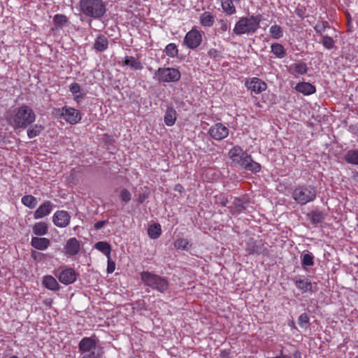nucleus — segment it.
Returning a JSON list of instances; mask_svg holds the SVG:
<instances>
[{"mask_svg":"<svg viewBox=\"0 0 358 358\" xmlns=\"http://www.w3.org/2000/svg\"><path fill=\"white\" fill-rule=\"evenodd\" d=\"M36 118L33 109L25 104L11 108L6 115L8 124L15 130L27 129L35 122Z\"/></svg>","mask_w":358,"mask_h":358,"instance_id":"1","label":"nucleus"},{"mask_svg":"<svg viewBox=\"0 0 358 358\" xmlns=\"http://www.w3.org/2000/svg\"><path fill=\"white\" fill-rule=\"evenodd\" d=\"M262 20V15L260 14L252 15L249 17H241L236 23L233 33L236 36L252 34L259 28Z\"/></svg>","mask_w":358,"mask_h":358,"instance_id":"2","label":"nucleus"},{"mask_svg":"<svg viewBox=\"0 0 358 358\" xmlns=\"http://www.w3.org/2000/svg\"><path fill=\"white\" fill-rule=\"evenodd\" d=\"M80 10L85 15L94 20H101L106 13L103 0H80Z\"/></svg>","mask_w":358,"mask_h":358,"instance_id":"3","label":"nucleus"},{"mask_svg":"<svg viewBox=\"0 0 358 358\" xmlns=\"http://www.w3.org/2000/svg\"><path fill=\"white\" fill-rule=\"evenodd\" d=\"M142 282L152 289L161 293H165L169 287L168 280L164 277L154 274L149 271H143L140 274Z\"/></svg>","mask_w":358,"mask_h":358,"instance_id":"4","label":"nucleus"},{"mask_svg":"<svg viewBox=\"0 0 358 358\" xmlns=\"http://www.w3.org/2000/svg\"><path fill=\"white\" fill-rule=\"evenodd\" d=\"M78 349L83 355L81 358H101L102 348L97 345L93 336L84 337L78 343Z\"/></svg>","mask_w":358,"mask_h":358,"instance_id":"5","label":"nucleus"},{"mask_svg":"<svg viewBox=\"0 0 358 358\" xmlns=\"http://www.w3.org/2000/svg\"><path fill=\"white\" fill-rule=\"evenodd\" d=\"M317 196V190L312 185H299L292 192V198L300 205L313 201Z\"/></svg>","mask_w":358,"mask_h":358,"instance_id":"6","label":"nucleus"},{"mask_svg":"<svg viewBox=\"0 0 358 358\" xmlns=\"http://www.w3.org/2000/svg\"><path fill=\"white\" fill-rule=\"evenodd\" d=\"M159 83H174L180 80V72L175 68H159L155 73Z\"/></svg>","mask_w":358,"mask_h":358,"instance_id":"7","label":"nucleus"},{"mask_svg":"<svg viewBox=\"0 0 358 358\" xmlns=\"http://www.w3.org/2000/svg\"><path fill=\"white\" fill-rule=\"evenodd\" d=\"M57 115L63 117L71 124H75L81 120L80 113L78 110L66 106L63 107L62 109H58L57 110Z\"/></svg>","mask_w":358,"mask_h":358,"instance_id":"8","label":"nucleus"},{"mask_svg":"<svg viewBox=\"0 0 358 358\" xmlns=\"http://www.w3.org/2000/svg\"><path fill=\"white\" fill-rule=\"evenodd\" d=\"M249 155L246 151H244L241 146H234L229 151V157L233 161L234 163L237 164L241 167L244 165L245 162H247V159L249 158Z\"/></svg>","mask_w":358,"mask_h":358,"instance_id":"9","label":"nucleus"},{"mask_svg":"<svg viewBox=\"0 0 358 358\" xmlns=\"http://www.w3.org/2000/svg\"><path fill=\"white\" fill-rule=\"evenodd\" d=\"M201 41L202 36L200 31L192 29L186 34L184 38V43L189 48L194 49L201 44Z\"/></svg>","mask_w":358,"mask_h":358,"instance_id":"10","label":"nucleus"},{"mask_svg":"<svg viewBox=\"0 0 358 358\" xmlns=\"http://www.w3.org/2000/svg\"><path fill=\"white\" fill-rule=\"evenodd\" d=\"M210 136L216 141H222L229 135V129L222 123H216L208 130Z\"/></svg>","mask_w":358,"mask_h":358,"instance_id":"11","label":"nucleus"},{"mask_svg":"<svg viewBox=\"0 0 358 358\" xmlns=\"http://www.w3.org/2000/svg\"><path fill=\"white\" fill-rule=\"evenodd\" d=\"M266 250L262 241L249 238L246 243V251L249 255H261Z\"/></svg>","mask_w":358,"mask_h":358,"instance_id":"12","label":"nucleus"},{"mask_svg":"<svg viewBox=\"0 0 358 358\" xmlns=\"http://www.w3.org/2000/svg\"><path fill=\"white\" fill-rule=\"evenodd\" d=\"M71 215L66 210H57L52 216L53 223L58 227L64 228L69 224Z\"/></svg>","mask_w":358,"mask_h":358,"instance_id":"13","label":"nucleus"},{"mask_svg":"<svg viewBox=\"0 0 358 358\" xmlns=\"http://www.w3.org/2000/svg\"><path fill=\"white\" fill-rule=\"evenodd\" d=\"M296 287L302 292H315L316 289L313 288V283L308 278H302L301 276H295L292 278Z\"/></svg>","mask_w":358,"mask_h":358,"instance_id":"14","label":"nucleus"},{"mask_svg":"<svg viewBox=\"0 0 358 358\" xmlns=\"http://www.w3.org/2000/svg\"><path fill=\"white\" fill-rule=\"evenodd\" d=\"M65 255L72 257L78 255L80 250V242L76 238H71L67 241L64 248Z\"/></svg>","mask_w":358,"mask_h":358,"instance_id":"15","label":"nucleus"},{"mask_svg":"<svg viewBox=\"0 0 358 358\" xmlns=\"http://www.w3.org/2000/svg\"><path fill=\"white\" fill-rule=\"evenodd\" d=\"M59 280L65 285H69L74 282L76 280V273L71 268H67L62 270L57 275Z\"/></svg>","mask_w":358,"mask_h":358,"instance_id":"16","label":"nucleus"},{"mask_svg":"<svg viewBox=\"0 0 358 358\" xmlns=\"http://www.w3.org/2000/svg\"><path fill=\"white\" fill-rule=\"evenodd\" d=\"M245 85L255 94H259L266 89V84L258 78H252L250 80H247Z\"/></svg>","mask_w":358,"mask_h":358,"instance_id":"17","label":"nucleus"},{"mask_svg":"<svg viewBox=\"0 0 358 358\" xmlns=\"http://www.w3.org/2000/svg\"><path fill=\"white\" fill-rule=\"evenodd\" d=\"M53 204L50 201H45L34 211V217L36 220L48 215L52 210Z\"/></svg>","mask_w":358,"mask_h":358,"instance_id":"18","label":"nucleus"},{"mask_svg":"<svg viewBox=\"0 0 358 358\" xmlns=\"http://www.w3.org/2000/svg\"><path fill=\"white\" fill-rule=\"evenodd\" d=\"M50 245V241L46 238L32 237L31 240V245L39 250H44L47 249Z\"/></svg>","mask_w":358,"mask_h":358,"instance_id":"19","label":"nucleus"},{"mask_svg":"<svg viewBox=\"0 0 358 358\" xmlns=\"http://www.w3.org/2000/svg\"><path fill=\"white\" fill-rule=\"evenodd\" d=\"M308 69L307 64L302 62L292 64L287 68L289 73L293 75H304L308 72Z\"/></svg>","mask_w":358,"mask_h":358,"instance_id":"20","label":"nucleus"},{"mask_svg":"<svg viewBox=\"0 0 358 358\" xmlns=\"http://www.w3.org/2000/svg\"><path fill=\"white\" fill-rule=\"evenodd\" d=\"M247 159V162L244 163V165L241 167L242 169L246 171H250L253 173L260 172L262 169L261 165L258 162L254 161L251 155H249V158Z\"/></svg>","mask_w":358,"mask_h":358,"instance_id":"21","label":"nucleus"},{"mask_svg":"<svg viewBox=\"0 0 358 358\" xmlns=\"http://www.w3.org/2000/svg\"><path fill=\"white\" fill-rule=\"evenodd\" d=\"M108 38L103 34L98 35L94 43V48L97 52H103L108 48Z\"/></svg>","mask_w":358,"mask_h":358,"instance_id":"22","label":"nucleus"},{"mask_svg":"<svg viewBox=\"0 0 358 358\" xmlns=\"http://www.w3.org/2000/svg\"><path fill=\"white\" fill-rule=\"evenodd\" d=\"M296 90L304 95H310L315 92L316 89L314 85L309 83H299L295 87Z\"/></svg>","mask_w":358,"mask_h":358,"instance_id":"23","label":"nucleus"},{"mask_svg":"<svg viewBox=\"0 0 358 358\" xmlns=\"http://www.w3.org/2000/svg\"><path fill=\"white\" fill-rule=\"evenodd\" d=\"M308 218L313 225L322 223L324 220V215L322 212L317 210H312L307 214Z\"/></svg>","mask_w":358,"mask_h":358,"instance_id":"24","label":"nucleus"},{"mask_svg":"<svg viewBox=\"0 0 358 358\" xmlns=\"http://www.w3.org/2000/svg\"><path fill=\"white\" fill-rule=\"evenodd\" d=\"M177 114L176 110L172 106H169L164 115V122L167 126H173L176 120Z\"/></svg>","mask_w":358,"mask_h":358,"instance_id":"25","label":"nucleus"},{"mask_svg":"<svg viewBox=\"0 0 358 358\" xmlns=\"http://www.w3.org/2000/svg\"><path fill=\"white\" fill-rule=\"evenodd\" d=\"M43 285L50 290L57 291L59 289V285L56 279L51 275H45L43 277Z\"/></svg>","mask_w":358,"mask_h":358,"instance_id":"26","label":"nucleus"},{"mask_svg":"<svg viewBox=\"0 0 358 358\" xmlns=\"http://www.w3.org/2000/svg\"><path fill=\"white\" fill-rule=\"evenodd\" d=\"M27 134L29 138H33L39 136L42 131L44 129V127L41 124H31L27 127Z\"/></svg>","mask_w":358,"mask_h":358,"instance_id":"27","label":"nucleus"},{"mask_svg":"<svg viewBox=\"0 0 358 358\" xmlns=\"http://www.w3.org/2000/svg\"><path fill=\"white\" fill-rule=\"evenodd\" d=\"M32 229L34 234L38 236H44L48 231V224L43 222H36L33 226Z\"/></svg>","mask_w":358,"mask_h":358,"instance_id":"28","label":"nucleus"},{"mask_svg":"<svg viewBox=\"0 0 358 358\" xmlns=\"http://www.w3.org/2000/svg\"><path fill=\"white\" fill-rule=\"evenodd\" d=\"M223 11L228 15H234L236 13V9L232 0H220Z\"/></svg>","mask_w":358,"mask_h":358,"instance_id":"29","label":"nucleus"},{"mask_svg":"<svg viewBox=\"0 0 358 358\" xmlns=\"http://www.w3.org/2000/svg\"><path fill=\"white\" fill-rule=\"evenodd\" d=\"M123 63L124 65L129 66L135 70H141L143 69V65L140 60L131 56L125 57Z\"/></svg>","mask_w":358,"mask_h":358,"instance_id":"30","label":"nucleus"},{"mask_svg":"<svg viewBox=\"0 0 358 358\" xmlns=\"http://www.w3.org/2000/svg\"><path fill=\"white\" fill-rule=\"evenodd\" d=\"M94 248L104 254L107 258H109V256H110L112 248L108 243L105 241H99L95 243Z\"/></svg>","mask_w":358,"mask_h":358,"instance_id":"31","label":"nucleus"},{"mask_svg":"<svg viewBox=\"0 0 358 358\" xmlns=\"http://www.w3.org/2000/svg\"><path fill=\"white\" fill-rule=\"evenodd\" d=\"M21 201L23 205H24L25 206L28 207L30 209L35 208L38 204L37 199L31 194L23 196L22 197Z\"/></svg>","mask_w":358,"mask_h":358,"instance_id":"32","label":"nucleus"},{"mask_svg":"<svg viewBox=\"0 0 358 358\" xmlns=\"http://www.w3.org/2000/svg\"><path fill=\"white\" fill-rule=\"evenodd\" d=\"M200 22L203 26L210 27L213 26L215 17L210 12H204L200 16Z\"/></svg>","mask_w":358,"mask_h":358,"instance_id":"33","label":"nucleus"},{"mask_svg":"<svg viewBox=\"0 0 358 358\" xmlns=\"http://www.w3.org/2000/svg\"><path fill=\"white\" fill-rule=\"evenodd\" d=\"M344 159L348 163L358 165V150H350L344 155Z\"/></svg>","mask_w":358,"mask_h":358,"instance_id":"34","label":"nucleus"},{"mask_svg":"<svg viewBox=\"0 0 358 358\" xmlns=\"http://www.w3.org/2000/svg\"><path fill=\"white\" fill-rule=\"evenodd\" d=\"M148 234L150 238L156 239L162 234V229L159 224L155 223L151 224L148 230Z\"/></svg>","mask_w":358,"mask_h":358,"instance_id":"35","label":"nucleus"},{"mask_svg":"<svg viewBox=\"0 0 358 358\" xmlns=\"http://www.w3.org/2000/svg\"><path fill=\"white\" fill-rule=\"evenodd\" d=\"M271 52H273L277 57L283 58L286 56V50L282 45L280 43H273L271 46Z\"/></svg>","mask_w":358,"mask_h":358,"instance_id":"36","label":"nucleus"},{"mask_svg":"<svg viewBox=\"0 0 358 358\" xmlns=\"http://www.w3.org/2000/svg\"><path fill=\"white\" fill-rule=\"evenodd\" d=\"M301 265L306 269V266H313L314 265V257L313 255L308 252L301 255Z\"/></svg>","mask_w":358,"mask_h":358,"instance_id":"37","label":"nucleus"},{"mask_svg":"<svg viewBox=\"0 0 358 358\" xmlns=\"http://www.w3.org/2000/svg\"><path fill=\"white\" fill-rule=\"evenodd\" d=\"M245 202L243 201V200L239 198H235L233 202V206L229 207L231 208V211L232 212L233 208H234V210L237 213H241L245 209Z\"/></svg>","mask_w":358,"mask_h":358,"instance_id":"38","label":"nucleus"},{"mask_svg":"<svg viewBox=\"0 0 358 358\" xmlns=\"http://www.w3.org/2000/svg\"><path fill=\"white\" fill-rule=\"evenodd\" d=\"M164 52L167 56L174 57L177 56L178 50L175 43H169L166 46Z\"/></svg>","mask_w":358,"mask_h":358,"instance_id":"39","label":"nucleus"},{"mask_svg":"<svg viewBox=\"0 0 358 358\" xmlns=\"http://www.w3.org/2000/svg\"><path fill=\"white\" fill-rule=\"evenodd\" d=\"M270 34L273 38L278 39L282 36V29L279 25L275 24L271 27Z\"/></svg>","mask_w":358,"mask_h":358,"instance_id":"40","label":"nucleus"},{"mask_svg":"<svg viewBox=\"0 0 358 358\" xmlns=\"http://www.w3.org/2000/svg\"><path fill=\"white\" fill-rule=\"evenodd\" d=\"M189 241L185 238H178L174 242V247L180 250H187L189 248Z\"/></svg>","mask_w":358,"mask_h":358,"instance_id":"41","label":"nucleus"},{"mask_svg":"<svg viewBox=\"0 0 358 358\" xmlns=\"http://www.w3.org/2000/svg\"><path fill=\"white\" fill-rule=\"evenodd\" d=\"M322 43L325 48L328 50L333 48L335 43L331 36L322 35Z\"/></svg>","mask_w":358,"mask_h":358,"instance_id":"42","label":"nucleus"},{"mask_svg":"<svg viewBox=\"0 0 358 358\" xmlns=\"http://www.w3.org/2000/svg\"><path fill=\"white\" fill-rule=\"evenodd\" d=\"M298 324L301 328L306 329L309 324V316L307 313L301 314L298 318Z\"/></svg>","mask_w":358,"mask_h":358,"instance_id":"43","label":"nucleus"},{"mask_svg":"<svg viewBox=\"0 0 358 358\" xmlns=\"http://www.w3.org/2000/svg\"><path fill=\"white\" fill-rule=\"evenodd\" d=\"M217 23L219 24V28L217 29L219 33H224L229 29V23L228 20H224V19H220L217 21Z\"/></svg>","mask_w":358,"mask_h":358,"instance_id":"44","label":"nucleus"},{"mask_svg":"<svg viewBox=\"0 0 358 358\" xmlns=\"http://www.w3.org/2000/svg\"><path fill=\"white\" fill-rule=\"evenodd\" d=\"M329 27V24L327 21H323L321 22H318L315 27L314 29L317 34H319L322 36V33L325 31L327 28Z\"/></svg>","mask_w":358,"mask_h":358,"instance_id":"45","label":"nucleus"},{"mask_svg":"<svg viewBox=\"0 0 358 358\" xmlns=\"http://www.w3.org/2000/svg\"><path fill=\"white\" fill-rule=\"evenodd\" d=\"M120 197L122 201L127 203L131 199V194L128 189L124 188L120 191Z\"/></svg>","mask_w":358,"mask_h":358,"instance_id":"46","label":"nucleus"},{"mask_svg":"<svg viewBox=\"0 0 358 358\" xmlns=\"http://www.w3.org/2000/svg\"><path fill=\"white\" fill-rule=\"evenodd\" d=\"M53 21L56 24L63 26L67 22L68 19L64 15L57 14L54 16Z\"/></svg>","mask_w":358,"mask_h":358,"instance_id":"47","label":"nucleus"},{"mask_svg":"<svg viewBox=\"0 0 358 358\" xmlns=\"http://www.w3.org/2000/svg\"><path fill=\"white\" fill-rule=\"evenodd\" d=\"M69 90L73 94H78L81 92V87L77 83H73L69 86Z\"/></svg>","mask_w":358,"mask_h":358,"instance_id":"48","label":"nucleus"},{"mask_svg":"<svg viewBox=\"0 0 358 358\" xmlns=\"http://www.w3.org/2000/svg\"><path fill=\"white\" fill-rule=\"evenodd\" d=\"M215 202L216 203H218L221 205L223 207L227 206V205L229 203V200L227 198L224 197V196L220 195L215 196Z\"/></svg>","mask_w":358,"mask_h":358,"instance_id":"49","label":"nucleus"},{"mask_svg":"<svg viewBox=\"0 0 358 358\" xmlns=\"http://www.w3.org/2000/svg\"><path fill=\"white\" fill-rule=\"evenodd\" d=\"M208 56L213 59H217L221 57L220 52L215 48H211L208 52Z\"/></svg>","mask_w":358,"mask_h":358,"instance_id":"50","label":"nucleus"},{"mask_svg":"<svg viewBox=\"0 0 358 358\" xmlns=\"http://www.w3.org/2000/svg\"><path fill=\"white\" fill-rule=\"evenodd\" d=\"M115 268V263L111 260L110 256L108 258V265H107V272L108 273H112Z\"/></svg>","mask_w":358,"mask_h":358,"instance_id":"51","label":"nucleus"},{"mask_svg":"<svg viewBox=\"0 0 358 358\" xmlns=\"http://www.w3.org/2000/svg\"><path fill=\"white\" fill-rule=\"evenodd\" d=\"M148 193H145V192L140 193L138 195V199H137L138 202L141 204L145 201V199H148Z\"/></svg>","mask_w":358,"mask_h":358,"instance_id":"52","label":"nucleus"},{"mask_svg":"<svg viewBox=\"0 0 358 358\" xmlns=\"http://www.w3.org/2000/svg\"><path fill=\"white\" fill-rule=\"evenodd\" d=\"M42 254L36 252V251H32L31 252V257L35 260H40L42 257Z\"/></svg>","mask_w":358,"mask_h":358,"instance_id":"53","label":"nucleus"},{"mask_svg":"<svg viewBox=\"0 0 358 358\" xmlns=\"http://www.w3.org/2000/svg\"><path fill=\"white\" fill-rule=\"evenodd\" d=\"M295 13L300 17H303L305 14V10L303 8H297L295 10Z\"/></svg>","mask_w":358,"mask_h":358,"instance_id":"54","label":"nucleus"},{"mask_svg":"<svg viewBox=\"0 0 358 358\" xmlns=\"http://www.w3.org/2000/svg\"><path fill=\"white\" fill-rule=\"evenodd\" d=\"M106 220L99 221L94 224V228L96 229H100L106 224Z\"/></svg>","mask_w":358,"mask_h":358,"instance_id":"55","label":"nucleus"},{"mask_svg":"<svg viewBox=\"0 0 358 358\" xmlns=\"http://www.w3.org/2000/svg\"><path fill=\"white\" fill-rule=\"evenodd\" d=\"M74 95V100L77 101L78 103L84 98V94L81 93V92L78 94H73Z\"/></svg>","mask_w":358,"mask_h":358,"instance_id":"56","label":"nucleus"},{"mask_svg":"<svg viewBox=\"0 0 358 358\" xmlns=\"http://www.w3.org/2000/svg\"><path fill=\"white\" fill-rule=\"evenodd\" d=\"M266 358H291V357L289 355H282V349H281L280 350V355L278 356H276V357L267 356Z\"/></svg>","mask_w":358,"mask_h":358,"instance_id":"57","label":"nucleus"},{"mask_svg":"<svg viewBox=\"0 0 358 358\" xmlns=\"http://www.w3.org/2000/svg\"><path fill=\"white\" fill-rule=\"evenodd\" d=\"M175 191H178L179 192H184V187L180 184H177L174 187Z\"/></svg>","mask_w":358,"mask_h":358,"instance_id":"58","label":"nucleus"},{"mask_svg":"<svg viewBox=\"0 0 358 358\" xmlns=\"http://www.w3.org/2000/svg\"><path fill=\"white\" fill-rule=\"evenodd\" d=\"M346 17H347V21H348V30H350L351 21H352V17H351L350 13H348L346 14Z\"/></svg>","mask_w":358,"mask_h":358,"instance_id":"59","label":"nucleus"},{"mask_svg":"<svg viewBox=\"0 0 358 358\" xmlns=\"http://www.w3.org/2000/svg\"><path fill=\"white\" fill-rule=\"evenodd\" d=\"M294 358H301V352L299 351H296L294 354Z\"/></svg>","mask_w":358,"mask_h":358,"instance_id":"60","label":"nucleus"},{"mask_svg":"<svg viewBox=\"0 0 358 358\" xmlns=\"http://www.w3.org/2000/svg\"><path fill=\"white\" fill-rule=\"evenodd\" d=\"M9 358H19V357L15 356V355H13V356H11L10 357H9Z\"/></svg>","mask_w":358,"mask_h":358,"instance_id":"61","label":"nucleus"},{"mask_svg":"<svg viewBox=\"0 0 358 358\" xmlns=\"http://www.w3.org/2000/svg\"><path fill=\"white\" fill-rule=\"evenodd\" d=\"M357 347H358V341H357Z\"/></svg>","mask_w":358,"mask_h":358,"instance_id":"62","label":"nucleus"}]
</instances>
